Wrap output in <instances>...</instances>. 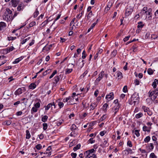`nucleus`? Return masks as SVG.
<instances>
[{"label": "nucleus", "instance_id": "nucleus-1", "mask_svg": "<svg viewBox=\"0 0 158 158\" xmlns=\"http://www.w3.org/2000/svg\"><path fill=\"white\" fill-rule=\"evenodd\" d=\"M137 93H134L132 96L130 100H129V103L130 104L134 105L138 104L139 101V98Z\"/></svg>", "mask_w": 158, "mask_h": 158}, {"label": "nucleus", "instance_id": "nucleus-2", "mask_svg": "<svg viewBox=\"0 0 158 158\" xmlns=\"http://www.w3.org/2000/svg\"><path fill=\"white\" fill-rule=\"evenodd\" d=\"M12 11L9 9L6 8L3 16V19L6 21H10L13 20Z\"/></svg>", "mask_w": 158, "mask_h": 158}, {"label": "nucleus", "instance_id": "nucleus-3", "mask_svg": "<svg viewBox=\"0 0 158 158\" xmlns=\"http://www.w3.org/2000/svg\"><path fill=\"white\" fill-rule=\"evenodd\" d=\"M133 10V8L130 5L127 6L125 11V16H127L130 15Z\"/></svg>", "mask_w": 158, "mask_h": 158}, {"label": "nucleus", "instance_id": "nucleus-4", "mask_svg": "<svg viewBox=\"0 0 158 158\" xmlns=\"http://www.w3.org/2000/svg\"><path fill=\"white\" fill-rule=\"evenodd\" d=\"M149 96L151 97V98L152 101H154L157 98L158 95L154 92V90H150L148 92Z\"/></svg>", "mask_w": 158, "mask_h": 158}, {"label": "nucleus", "instance_id": "nucleus-5", "mask_svg": "<svg viewBox=\"0 0 158 158\" xmlns=\"http://www.w3.org/2000/svg\"><path fill=\"white\" fill-rule=\"evenodd\" d=\"M119 108V106L118 104L115 105L114 107L112 109V111L114 112V114L113 115V116H115L117 112L118 111Z\"/></svg>", "mask_w": 158, "mask_h": 158}, {"label": "nucleus", "instance_id": "nucleus-6", "mask_svg": "<svg viewBox=\"0 0 158 158\" xmlns=\"http://www.w3.org/2000/svg\"><path fill=\"white\" fill-rule=\"evenodd\" d=\"M106 98L108 100V101H110L114 98V94L113 92L110 93L108 95H107Z\"/></svg>", "mask_w": 158, "mask_h": 158}, {"label": "nucleus", "instance_id": "nucleus-7", "mask_svg": "<svg viewBox=\"0 0 158 158\" xmlns=\"http://www.w3.org/2000/svg\"><path fill=\"white\" fill-rule=\"evenodd\" d=\"M6 27V24L3 22H0V31H3Z\"/></svg>", "mask_w": 158, "mask_h": 158}, {"label": "nucleus", "instance_id": "nucleus-8", "mask_svg": "<svg viewBox=\"0 0 158 158\" xmlns=\"http://www.w3.org/2000/svg\"><path fill=\"white\" fill-rule=\"evenodd\" d=\"M52 106H54V108H56V106L55 103L53 102L52 103H50L48 104V105L45 107V110H48L51 107H52Z\"/></svg>", "mask_w": 158, "mask_h": 158}, {"label": "nucleus", "instance_id": "nucleus-9", "mask_svg": "<svg viewBox=\"0 0 158 158\" xmlns=\"http://www.w3.org/2000/svg\"><path fill=\"white\" fill-rule=\"evenodd\" d=\"M84 61V60H82L81 58H80L78 60V62H79V61H81V62H83ZM84 63H82L81 62L80 63L77 62L76 63V65H77L79 67H80V68H82V67H83V66L84 65Z\"/></svg>", "mask_w": 158, "mask_h": 158}, {"label": "nucleus", "instance_id": "nucleus-10", "mask_svg": "<svg viewBox=\"0 0 158 158\" xmlns=\"http://www.w3.org/2000/svg\"><path fill=\"white\" fill-rule=\"evenodd\" d=\"M85 158H90L93 156V154L90 153V152L86 151L84 153Z\"/></svg>", "mask_w": 158, "mask_h": 158}, {"label": "nucleus", "instance_id": "nucleus-11", "mask_svg": "<svg viewBox=\"0 0 158 158\" xmlns=\"http://www.w3.org/2000/svg\"><path fill=\"white\" fill-rule=\"evenodd\" d=\"M24 8V5L23 4H20L19 5L17 8V10L18 11H21L23 10Z\"/></svg>", "mask_w": 158, "mask_h": 158}, {"label": "nucleus", "instance_id": "nucleus-12", "mask_svg": "<svg viewBox=\"0 0 158 158\" xmlns=\"http://www.w3.org/2000/svg\"><path fill=\"white\" fill-rule=\"evenodd\" d=\"M97 106V104L96 103H91L90 106V110H93Z\"/></svg>", "mask_w": 158, "mask_h": 158}, {"label": "nucleus", "instance_id": "nucleus-13", "mask_svg": "<svg viewBox=\"0 0 158 158\" xmlns=\"http://www.w3.org/2000/svg\"><path fill=\"white\" fill-rule=\"evenodd\" d=\"M117 77L118 78V79H120L123 78L122 73L119 71H117Z\"/></svg>", "mask_w": 158, "mask_h": 158}, {"label": "nucleus", "instance_id": "nucleus-14", "mask_svg": "<svg viewBox=\"0 0 158 158\" xmlns=\"http://www.w3.org/2000/svg\"><path fill=\"white\" fill-rule=\"evenodd\" d=\"M22 93V90L21 88L18 89L15 93V95H17L21 94Z\"/></svg>", "mask_w": 158, "mask_h": 158}, {"label": "nucleus", "instance_id": "nucleus-15", "mask_svg": "<svg viewBox=\"0 0 158 158\" xmlns=\"http://www.w3.org/2000/svg\"><path fill=\"white\" fill-rule=\"evenodd\" d=\"M36 85L35 83H31L29 86V89H33L35 88Z\"/></svg>", "mask_w": 158, "mask_h": 158}, {"label": "nucleus", "instance_id": "nucleus-16", "mask_svg": "<svg viewBox=\"0 0 158 158\" xmlns=\"http://www.w3.org/2000/svg\"><path fill=\"white\" fill-rule=\"evenodd\" d=\"M23 59V58L22 57V56H21V57H20L19 58H18L16 59L15 61H14L13 63V64H17L20 61H21L22 59Z\"/></svg>", "mask_w": 158, "mask_h": 158}, {"label": "nucleus", "instance_id": "nucleus-17", "mask_svg": "<svg viewBox=\"0 0 158 158\" xmlns=\"http://www.w3.org/2000/svg\"><path fill=\"white\" fill-rule=\"evenodd\" d=\"M26 132V138L27 139H29L31 137V135L29 131L28 130H27Z\"/></svg>", "mask_w": 158, "mask_h": 158}, {"label": "nucleus", "instance_id": "nucleus-18", "mask_svg": "<svg viewBox=\"0 0 158 158\" xmlns=\"http://www.w3.org/2000/svg\"><path fill=\"white\" fill-rule=\"evenodd\" d=\"M143 116V113H142L140 112L135 115V117L137 118H139L142 117Z\"/></svg>", "mask_w": 158, "mask_h": 158}, {"label": "nucleus", "instance_id": "nucleus-19", "mask_svg": "<svg viewBox=\"0 0 158 158\" xmlns=\"http://www.w3.org/2000/svg\"><path fill=\"white\" fill-rule=\"evenodd\" d=\"M138 25L137 26L138 28H142L144 26V25L143 24L142 22H140L138 23Z\"/></svg>", "mask_w": 158, "mask_h": 158}, {"label": "nucleus", "instance_id": "nucleus-20", "mask_svg": "<svg viewBox=\"0 0 158 158\" xmlns=\"http://www.w3.org/2000/svg\"><path fill=\"white\" fill-rule=\"evenodd\" d=\"M54 79L56 83V84L59 81L60 79V77L58 76H56L54 77Z\"/></svg>", "mask_w": 158, "mask_h": 158}, {"label": "nucleus", "instance_id": "nucleus-21", "mask_svg": "<svg viewBox=\"0 0 158 158\" xmlns=\"http://www.w3.org/2000/svg\"><path fill=\"white\" fill-rule=\"evenodd\" d=\"M48 118V116H47L44 115L42 117L41 120L43 122H45L47 121Z\"/></svg>", "mask_w": 158, "mask_h": 158}, {"label": "nucleus", "instance_id": "nucleus-22", "mask_svg": "<svg viewBox=\"0 0 158 158\" xmlns=\"http://www.w3.org/2000/svg\"><path fill=\"white\" fill-rule=\"evenodd\" d=\"M14 49V48L13 46H11L10 47L7 48V52H9L12 51Z\"/></svg>", "mask_w": 158, "mask_h": 158}, {"label": "nucleus", "instance_id": "nucleus-23", "mask_svg": "<svg viewBox=\"0 0 158 158\" xmlns=\"http://www.w3.org/2000/svg\"><path fill=\"white\" fill-rule=\"evenodd\" d=\"M39 13V11L37 10V9H36L33 14L34 18L36 17L38 15Z\"/></svg>", "mask_w": 158, "mask_h": 158}, {"label": "nucleus", "instance_id": "nucleus-24", "mask_svg": "<svg viewBox=\"0 0 158 158\" xmlns=\"http://www.w3.org/2000/svg\"><path fill=\"white\" fill-rule=\"evenodd\" d=\"M30 38V37H28L27 38L23 40L21 42V44H24Z\"/></svg>", "mask_w": 158, "mask_h": 158}, {"label": "nucleus", "instance_id": "nucleus-25", "mask_svg": "<svg viewBox=\"0 0 158 158\" xmlns=\"http://www.w3.org/2000/svg\"><path fill=\"white\" fill-rule=\"evenodd\" d=\"M73 71L72 69H67L65 70V74H69L71 73Z\"/></svg>", "mask_w": 158, "mask_h": 158}, {"label": "nucleus", "instance_id": "nucleus-26", "mask_svg": "<svg viewBox=\"0 0 158 158\" xmlns=\"http://www.w3.org/2000/svg\"><path fill=\"white\" fill-rule=\"evenodd\" d=\"M150 137L149 136L146 137L144 139V141L146 143H148L150 140Z\"/></svg>", "mask_w": 158, "mask_h": 158}, {"label": "nucleus", "instance_id": "nucleus-27", "mask_svg": "<svg viewBox=\"0 0 158 158\" xmlns=\"http://www.w3.org/2000/svg\"><path fill=\"white\" fill-rule=\"evenodd\" d=\"M104 74V71H102L99 74V77L102 79Z\"/></svg>", "mask_w": 158, "mask_h": 158}, {"label": "nucleus", "instance_id": "nucleus-28", "mask_svg": "<svg viewBox=\"0 0 158 158\" xmlns=\"http://www.w3.org/2000/svg\"><path fill=\"white\" fill-rule=\"evenodd\" d=\"M57 73V71L56 70H55L54 71L53 73H52L51 75L49 77V79H51L52 77H53V76Z\"/></svg>", "mask_w": 158, "mask_h": 158}, {"label": "nucleus", "instance_id": "nucleus-29", "mask_svg": "<svg viewBox=\"0 0 158 158\" xmlns=\"http://www.w3.org/2000/svg\"><path fill=\"white\" fill-rule=\"evenodd\" d=\"M102 79L99 77L97 78L96 80L95 81L94 83L95 85H97L98 84L99 82Z\"/></svg>", "mask_w": 158, "mask_h": 158}, {"label": "nucleus", "instance_id": "nucleus-30", "mask_svg": "<svg viewBox=\"0 0 158 158\" xmlns=\"http://www.w3.org/2000/svg\"><path fill=\"white\" fill-rule=\"evenodd\" d=\"M81 146L80 145L78 144L75 147H74L73 150L74 151H76L80 148Z\"/></svg>", "mask_w": 158, "mask_h": 158}, {"label": "nucleus", "instance_id": "nucleus-31", "mask_svg": "<svg viewBox=\"0 0 158 158\" xmlns=\"http://www.w3.org/2000/svg\"><path fill=\"white\" fill-rule=\"evenodd\" d=\"M36 24L35 22V21H33L31 22L29 25V27H32L33 26H34Z\"/></svg>", "mask_w": 158, "mask_h": 158}, {"label": "nucleus", "instance_id": "nucleus-32", "mask_svg": "<svg viewBox=\"0 0 158 158\" xmlns=\"http://www.w3.org/2000/svg\"><path fill=\"white\" fill-rule=\"evenodd\" d=\"M150 158H157L156 156L154 153H152L150 155Z\"/></svg>", "mask_w": 158, "mask_h": 158}, {"label": "nucleus", "instance_id": "nucleus-33", "mask_svg": "<svg viewBox=\"0 0 158 158\" xmlns=\"http://www.w3.org/2000/svg\"><path fill=\"white\" fill-rule=\"evenodd\" d=\"M70 98H71V97L69 96L67 98H64L63 100V101L64 102H67L70 99Z\"/></svg>", "mask_w": 158, "mask_h": 158}, {"label": "nucleus", "instance_id": "nucleus-34", "mask_svg": "<svg viewBox=\"0 0 158 158\" xmlns=\"http://www.w3.org/2000/svg\"><path fill=\"white\" fill-rule=\"evenodd\" d=\"M77 128L76 126L74 124H73L71 127L70 129L72 131L75 130Z\"/></svg>", "mask_w": 158, "mask_h": 158}, {"label": "nucleus", "instance_id": "nucleus-35", "mask_svg": "<svg viewBox=\"0 0 158 158\" xmlns=\"http://www.w3.org/2000/svg\"><path fill=\"white\" fill-rule=\"evenodd\" d=\"M83 13L84 11H82L81 14L77 15L76 17L77 18V19H79L80 18L82 17Z\"/></svg>", "mask_w": 158, "mask_h": 158}, {"label": "nucleus", "instance_id": "nucleus-36", "mask_svg": "<svg viewBox=\"0 0 158 158\" xmlns=\"http://www.w3.org/2000/svg\"><path fill=\"white\" fill-rule=\"evenodd\" d=\"M43 129L44 130H46L48 128V124L46 123H44L43 124Z\"/></svg>", "mask_w": 158, "mask_h": 158}, {"label": "nucleus", "instance_id": "nucleus-37", "mask_svg": "<svg viewBox=\"0 0 158 158\" xmlns=\"http://www.w3.org/2000/svg\"><path fill=\"white\" fill-rule=\"evenodd\" d=\"M58 106L60 108H61L63 107L64 103L62 102H59L58 104Z\"/></svg>", "mask_w": 158, "mask_h": 158}, {"label": "nucleus", "instance_id": "nucleus-38", "mask_svg": "<svg viewBox=\"0 0 158 158\" xmlns=\"http://www.w3.org/2000/svg\"><path fill=\"white\" fill-rule=\"evenodd\" d=\"M108 105L107 104V103H105L104 104V105L103 106V110L104 111H106V109L108 107Z\"/></svg>", "mask_w": 158, "mask_h": 158}, {"label": "nucleus", "instance_id": "nucleus-39", "mask_svg": "<svg viewBox=\"0 0 158 158\" xmlns=\"http://www.w3.org/2000/svg\"><path fill=\"white\" fill-rule=\"evenodd\" d=\"M88 142H89V143H93L95 142V140H93V138H91L88 140Z\"/></svg>", "mask_w": 158, "mask_h": 158}, {"label": "nucleus", "instance_id": "nucleus-40", "mask_svg": "<svg viewBox=\"0 0 158 158\" xmlns=\"http://www.w3.org/2000/svg\"><path fill=\"white\" fill-rule=\"evenodd\" d=\"M147 9L148 8L147 7H144L142 10V11L143 12V13L145 14L147 12Z\"/></svg>", "mask_w": 158, "mask_h": 158}, {"label": "nucleus", "instance_id": "nucleus-41", "mask_svg": "<svg viewBox=\"0 0 158 158\" xmlns=\"http://www.w3.org/2000/svg\"><path fill=\"white\" fill-rule=\"evenodd\" d=\"M93 13L91 11L89 13L87 16V19H89L92 16Z\"/></svg>", "mask_w": 158, "mask_h": 158}, {"label": "nucleus", "instance_id": "nucleus-42", "mask_svg": "<svg viewBox=\"0 0 158 158\" xmlns=\"http://www.w3.org/2000/svg\"><path fill=\"white\" fill-rule=\"evenodd\" d=\"M148 73L149 75L152 74L153 73V71L151 69H149L148 70Z\"/></svg>", "mask_w": 158, "mask_h": 158}, {"label": "nucleus", "instance_id": "nucleus-43", "mask_svg": "<svg viewBox=\"0 0 158 158\" xmlns=\"http://www.w3.org/2000/svg\"><path fill=\"white\" fill-rule=\"evenodd\" d=\"M149 149L151 150H152L154 148V146H153V144L152 143H150L149 144Z\"/></svg>", "mask_w": 158, "mask_h": 158}, {"label": "nucleus", "instance_id": "nucleus-44", "mask_svg": "<svg viewBox=\"0 0 158 158\" xmlns=\"http://www.w3.org/2000/svg\"><path fill=\"white\" fill-rule=\"evenodd\" d=\"M135 134L137 137L139 136L140 134L139 132V131L138 130H135Z\"/></svg>", "mask_w": 158, "mask_h": 158}, {"label": "nucleus", "instance_id": "nucleus-45", "mask_svg": "<svg viewBox=\"0 0 158 158\" xmlns=\"http://www.w3.org/2000/svg\"><path fill=\"white\" fill-rule=\"evenodd\" d=\"M142 153L146 154V155H147V153L146 151L144 149H142L140 148L139 149Z\"/></svg>", "mask_w": 158, "mask_h": 158}, {"label": "nucleus", "instance_id": "nucleus-46", "mask_svg": "<svg viewBox=\"0 0 158 158\" xmlns=\"http://www.w3.org/2000/svg\"><path fill=\"white\" fill-rule=\"evenodd\" d=\"M40 103L39 102H38L35 104L34 106L37 108H40Z\"/></svg>", "mask_w": 158, "mask_h": 158}, {"label": "nucleus", "instance_id": "nucleus-47", "mask_svg": "<svg viewBox=\"0 0 158 158\" xmlns=\"http://www.w3.org/2000/svg\"><path fill=\"white\" fill-rule=\"evenodd\" d=\"M82 57L83 59H84L86 57L85 52V50L83 51L82 53Z\"/></svg>", "mask_w": 158, "mask_h": 158}, {"label": "nucleus", "instance_id": "nucleus-48", "mask_svg": "<svg viewBox=\"0 0 158 158\" xmlns=\"http://www.w3.org/2000/svg\"><path fill=\"white\" fill-rule=\"evenodd\" d=\"M127 145L130 147H131L132 146V144L131 141L130 140L128 141L127 142Z\"/></svg>", "mask_w": 158, "mask_h": 158}, {"label": "nucleus", "instance_id": "nucleus-49", "mask_svg": "<svg viewBox=\"0 0 158 158\" xmlns=\"http://www.w3.org/2000/svg\"><path fill=\"white\" fill-rule=\"evenodd\" d=\"M127 86H125L123 89V91L124 93H126L127 91Z\"/></svg>", "mask_w": 158, "mask_h": 158}, {"label": "nucleus", "instance_id": "nucleus-50", "mask_svg": "<svg viewBox=\"0 0 158 158\" xmlns=\"http://www.w3.org/2000/svg\"><path fill=\"white\" fill-rule=\"evenodd\" d=\"M37 110L38 108L34 106L32 107V110H31V112L33 111L34 112H36L37 111Z\"/></svg>", "mask_w": 158, "mask_h": 158}, {"label": "nucleus", "instance_id": "nucleus-51", "mask_svg": "<svg viewBox=\"0 0 158 158\" xmlns=\"http://www.w3.org/2000/svg\"><path fill=\"white\" fill-rule=\"evenodd\" d=\"M44 154H47V156H50L51 154V151H46L45 152H44Z\"/></svg>", "mask_w": 158, "mask_h": 158}, {"label": "nucleus", "instance_id": "nucleus-52", "mask_svg": "<svg viewBox=\"0 0 158 158\" xmlns=\"http://www.w3.org/2000/svg\"><path fill=\"white\" fill-rule=\"evenodd\" d=\"M42 146L40 144H38L36 146V148L38 150L42 148Z\"/></svg>", "mask_w": 158, "mask_h": 158}, {"label": "nucleus", "instance_id": "nucleus-53", "mask_svg": "<svg viewBox=\"0 0 158 158\" xmlns=\"http://www.w3.org/2000/svg\"><path fill=\"white\" fill-rule=\"evenodd\" d=\"M142 109L144 112H146L147 110H148V108L144 106L142 107Z\"/></svg>", "mask_w": 158, "mask_h": 158}, {"label": "nucleus", "instance_id": "nucleus-54", "mask_svg": "<svg viewBox=\"0 0 158 158\" xmlns=\"http://www.w3.org/2000/svg\"><path fill=\"white\" fill-rule=\"evenodd\" d=\"M130 36L129 35V36H127L126 37H125L123 40L124 41L126 42L127 41L129 40V39L130 38Z\"/></svg>", "mask_w": 158, "mask_h": 158}, {"label": "nucleus", "instance_id": "nucleus-55", "mask_svg": "<svg viewBox=\"0 0 158 158\" xmlns=\"http://www.w3.org/2000/svg\"><path fill=\"white\" fill-rule=\"evenodd\" d=\"M16 38V37H8V39L9 41L13 40H15Z\"/></svg>", "mask_w": 158, "mask_h": 158}, {"label": "nucleus", "instance_id": "nucleus-56", "mask_svg": "<svg viewBox=\"0 0 158 158\" xmlns=\"http://www.w3.org/2000/svg\"><path fill=\"white\" fill-rule=\"evenodd\" d=\"M12 2L14 6L16 7L17 6V2L16 0H12Z\"/></svg>", "mask_w": 158, "mask_h": 158}, {"label": "nucleus", "instance_id": "nucleus-57", "mask_svg": "<svg viewBox=\"0 0 158 158\" xmlns=\"http://www.w3.org/2000/svg\"><path fill=\"white\" fill-rule=\"evenodd\" d=\"M116 50H114L111 53L112 55V56L114 57L115 56L116 54Z\"/></svg>", "mask_w": 158, "mask_h": 158}, {"label": "nucleus", "instance_id": "nucleus-58", "mask_svg": "<svg viewBox=\"0 0 158 158\" xmlns=\"http://www.w3.org/2000/svg\"><path fill=\"white\" fill-rule=\"evenodd\" d=\"M77 154L75 153H72L71 156L73 158H75L77 156Z\"/></svg>", "mask_w": 158, "mask_h": 158}, {"label": "nucleus", "instance_id": "nucleus-59", "mask_svg": "<svg viewBox=\"0 0 158 158\" xmlns=\"http://www.w3.org/2000/svg\"><path fill=\"white\" fill-rule=\"evenodd\" d=\"M106 133V131H101L100 134L101 136H103Z\"/></svg>", "mask_w": 158, "mask_h": 158}, {"label": "nucleus", "instance_id": "nucleus-60", "mask_svg": "<svg viewBox=\"0 0 158 158\" xmlns=\"http://www.w3.org/2000/svg\"><path fill=\"white\" fill-rule=\"evenodd\" d=\"M134 83L135 85H138L139 84V81L137 79H136L134 81Z\"/></svg>", "mask_w": 158, "mask_h": 158}, {"label": "nucleus", "instance_id": "nucleus-61", "mask_svg": "<svg viewBox=\"0 0 158 158\" xmlns=\"http://www.w3.org/2000/svg\"><path fill=\"white\" fill-rule=\"evenodd\" d=\"M152 86L154 88H156L157 85L156 82L154 81L152 84Z\"/></svg>", "mask_w": 158, "mask_h": 158}, {"label": "nucleus", "instance_id": "nucleus-62", "mask_svg": "<svg viewBox=\"0 0 158 158\" xmlns=\"http://www.w3.org/2000/svg\"><path fill=\"white\" fill-rule=\"evenodd\" d=\"M103 145L105 146H108L109 144L107 143V142L106 140H104L103 143Z\"/></svg>", "mask_w": 158, "mask_h": 158}, {"label": "nucleus", "instance_id": "nucleus-63", "mask_svg": "<svg viewBox=\"0 0 158 158\" xmlns=\"http://www.w3.org/2000/svg\"><path fill=\"white\" fill-rule=\"evenodd\" d=\"M127 63H126V65L123 67V69L125 70H127Z\"/></svg>", "mask_w": 158, "mask_h": 158}, {"label": "nucleus", "instance_id": "nucleus-64", "mask_svg": "<svg viewBox=\"0 0 158 158\" xmlns=\"http://www.w3.org/2000/svg\"><path fill=\"white\" fill-rule=\"evenodd\" d=\"M148 127L146 126H144L143 127V131H147Z\"/></svg>", "mask_w": 158, "mask_h": 158}]
</instances>
